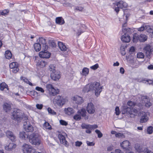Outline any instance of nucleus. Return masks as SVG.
<instances>
[{"instance_id":"29","label":"nucleus","mask_w":153,"mask_h":153,"mask_svg":"<svg viewBox=\"0 0 153 153\" xmlns=\"http://www.w3.org/2000/svg\"><path fill=\"white\" fill-rule=\"evenodd\" d=\"M147 31L150 34L152 37H153V27L146 25Z\"/></svg>"},{"instance_id":"10","label":"nucleus","mask_w":153,"mask_h":153,"mask_svg":"<svg viewBox=\"0 0 153 153\" xmlns=\"http://www.w3.org/2000/svg\"><path fill=\"white\" fill-rule=\"evenodd\" d=\"M141 118L140 120V122L141 123H145L149 119V117L147 116V114L144 111L141 112L140 113Z\"/></svg>"},{"instance_id":"43","label":"nucleus","mask_w":153,"mask_h":153,"mask_svg":"<svg viewBox=\"0 0 153 153\" xmlns=\"http://www.w3.org/2000/svg\"><path fill=\"white\" fill-rule=\"evenodd\" d=\"M147 133L149 134L152 133L153 131V127L152 126L149 127L147 128Z\"/></svg>"},{"instance_id":"8","label":"nucleus","mask_w":153,"mask_h":153,"mask_svg":"<svg viewBox=\"0 0 153 153\" xmlns=\"http://www.w3.org/2000/svg\"><path fill=\"white\" fill-rule=\"evenodd\" d=\"M88 112L90 114H94L95 111V108L93 103L91 102L88 103L86 107Z\"/></svg>"},{"instance_id":"25","label":"nucleus","mask_w":153,"mask_h":153,"mask_svg":"<svg viewBox=\"0 0 153 153\" xmlns=\"http://www.w3.org/2000/svg\"><path fill=\"white\" fill-rule=\"evenodd\" d=\"M73 100L75 101L76 103L78 104H80L83 102L82 98L78 96H76L73 97Z\"/></svg>"},{"instance_id":"48","label":"nucleus","mask_w":153,"mask_h":153,"mask_svg":"<svg viewBox=\"0 0 153 153\" xmlns=\"http://www.w3.org/2000/svg\"><path fill=\"white\" fill-rule=\"evenodd\" d=\"M39 42L42 45L45 44L46 43L45 39L43 37L39 38Z\"/></svg>"},{"instance_id":"32","label":"nucleus","mask_w":153,"mask_h":153,"mask_svg":"<svg viewBox=\"0 0 153 153\" xmlns=\"http://www.w3.org/2000/svg\"><path fill=\"white\" fill-rule=\"evenodd\" d=\"M12 56V54L9 50H7L6 51L5 54V56L6 59H10Z\"/></svg>"},{"instance_id":"6","label":"nucleus","mask_w":153,"mask_h":153,"mask_svg":"<svg viewBox=\"0 0 153 153\" xmlns=\"http://www.w3.org/2000/svg\"><path fill=\"white\" fill-rule=\"evenodd\" d=\"M114 10L118 13L119 11V8L122 9L123 8H126L127 6L126 3L122 1H120L117 2L114 4Z\"/></svg>"},{"instance_id":"22","label":"nucleus","mask_w":153,"mask_h":153,"mask_svg":"<svg viewBox=\"0 0 153 153\" xmlns=\"http://www.w3.org/2000/svg\"><path fill=\"white\" fill-rule=\"evenodd\" d=\"M3 108L6 112L10 111L11 109V104L5 103L3 105Z\"/></svg>"},{"instance_id":"63","label":"nucleus","mask_w":153,"mask_h":153,"mask_svg":"<svg viewBox=\"0 0 153 153\" xmlns=\"http://www.w3.org/2000/svg\"><path fill=\"white\" fill-rule=\"evenodd\" d=\"M146 29V27L144 26H142L138 28V30L139 31H143L144 29Z\"/></svg>"},{"instance_id":"37","label":"nucleus","mask_w":153,"mask_h":153,"mask_svg":"<svg viewBox=\"0 0 153 153\" xmlns=\"http://www.w3.org/2000/svg\"><path fill=\"white\" fill-rule=\"evenodd\" d=\"M47 64V62L46 61H43L42 60L37 63L38 65L41 68L45 67Z\"/></svg>"},{"instance_id":"58","label":"nucleus","mask_w":153,"mask_h":153,"mask_svg":"<svg viewBox=\"0 0 153 153\" xmlns=\"http://www.w3.org/2000/svg\"><path fill=\"white\" fill-rule=\"evenodd\" d=\"M82 143V142L79 141H77L75 142V145L76 147H80Z\"/></svg>"},{"instance_id":"19","label":"nucleus","mask_w":153,"mask_h":153,"mask_svg":"<svg viewBox=\"0 0 153 153\" xmlns=\"http://www.w3.org/2000/svg\"><path fill=\"white\" fill-rule=\"evenodd\" d=\"M130 145L129 142L128 140H125L120 143L121 147L124 149L127 150L129 148V146Z\"/></svg>"},{"instance_id":"23","label":"nucleus","mask_w":153,"mask_h":153,"mask_svg":"<svg viewBox=\"0 0 153 153\" xmlns=\"http://www.w3.org/2000/svg\"><path fill=\"white\" fill-rule=\"evenodd\" d=\"M24 128L27 132H32L33 131V128L30 124L26 126L25 123L24 124Z\"/></svg>"},{"instance_id":"51","label":"nucleus","mask_w":153,"mask_h":153,"mask_svg":"<svg viewBox=\"0 0 153 153\" xmlns=\"http://www.w3.org/2000/svg\"><path fill=\"white\" fill-rule=\"evenodd\" d=\"M137 57L138 58H143L144 57V55L142 52H139L137 54Z\"/></svg>"},{"instance_id":"39","label":"nucleus","mask_w":153,"mask_h":153,"mask_svg":"<svg viewBox=\"0 0 153 153\" xmlns=\"http://www.w3.org/2000/svg\"><path fill=\"white\" fill-rule=\"evenodd\" d=\"M47 111L49 114L51 115H55L56 114V113L54 111L52 110L51 108L48 107L47 109Z\"/></svg>"},{"instance_id":"18","label":"nucleus","mask_w":153,"mask_h":153,"mask_svg":"<svg viewBox=\"0 0 153 153\" xmlns=\"http://www.w3.org/2000/svg\"><path fill=\"white\" fill-rule=\"evenodd\" d=\"M122 41L124 42H128L130 41V37L128 34L124 32V34L121 37Z\"/></svg>"},{"instance_id":"5","label":"nucleus","mask_w":153,"mask_h":153,"mask_svg":"<svg viewBox=\"0 0 153 153\" xmlns=\"http://www.w3.org/2000/svg\"><path fill=\"white\" fill-rule=\"evenodd\" d=\"M65 102V99L60 96H56L53 100V103L59 106H62Z\"/></svg>"},{"instance_id":"61","label":"nucleus","mask_w":153,"mask_h":153,"mask_svg":"<svg viewBox=\"0 0 153 153\" xmlns=\"http://www.w3.org/2000/svg\"><path fill=\"white\" fill-rule=\"evenodd\" d=\"M43 105L42 104H36V108L38 109H39V110H40V109H41L42 107H43Z\"/></svg>"},{"instance_id":"36","label":"nucleus","mask_w":153,"mask_h":153,"mask_svg":"<svg viewBox=\"0 0 153 153\" xmlns=\"http://www.w3.org/2000/svg\"><path fill=\"white\" fill-rule=\"evenodd\" d=\"M5 88H6L7 90H8L7 85L4 82L1 83L0 84V89L1 90H3Z\"/></svg>"},{"instance_id":"14","label":"nucleus","mask_w":153,"mask_h":153,"mask_svg":"<svg viewBox=\"0 0 153 153\" xmlns=\"http://www.w3.org/2000/svg\"><path fill=\"white\" fill-rule=\"evenodd\" d=\"M58 45L59 49L62 51L65 52V55H66L68 54L67 51V48L65 45L62 42H58Z\"/></svg>"},{"instance_id":"40","label":"nucleus","mask_w":153,"mask_h":153,"mask_svg":"<svg viewBox=\"0 0 153 153\" xmlns=\"http://www.w3.org/2000/svg\"><path fill=\"white\" fill-rule=\"evenodd\" d=\"M89 73V69L86 68H84L82 70V75L86 76Z\"/></svg>"},{"instance_id":"54","label":"nucleus","mask_w":153,"mask_h":153,"mask_svg":"<svg viewBox=\"0 0 153 153\" xmlns=\"http://www.w3.org/2000/svg\"><path fill=\"white\" fill-rule=\"evenodd\" d=\"M115 113L117 115H119L120 114L119 108L118 106H116L115 108Z\"/></svg>"},{"instance_id":"55","label":"nucleus","mask_w":153,"mask_h":153,"mask_svg":"<svg viewBox=\"0 0 153 153\" xmlns=\"http://www.w3.org/2000/svg\"><path fill=\"white\" fill-rule=\"evenodd\" d=\"M128 105L131 107L134 106L135 105V103L131 101H129L128 102H127Z\"/></svg>"},{"instance_id":"11","label":"nucleus","mask_w":153,"mask_h":153,"mask_svg":"<svg viewBox=\"0 0 153 153\" xmlns=\"http://www.w3.org/2000/svg\"><path fill=\"white\" fill-rule=\"evenodd\" d=\"M65 134H64V135L61 134H59L58 135V137L61 144L67 146H68V142L65 139Z\"/></svg>"},{"instance_id":"21","label":"nucleus","mask_w":153,"mask_h":153,"mask_svg":"<svg viewBox=\"0 0 153 153\" xmlns=\"http://www.w3.org/2000/svg\"><path fill=\"white\" fill-rule=\"evenodd\" d=\"M144 50L146 51L147 55L150 56L152 52V48L149 45H147L144 48Z\"/></svg>"},{"instance_id":"45","label":"nucleus","mask_w":153,"mask_h":153,"mask_svg":"<svg viewBox=\"0 0 153 153\" xmlns=\"http://www.w3.org/2000/svg\"><path fill=\"white\" fill-rule=\"evenodd\" d=\"M95 132L97 134L98 138H100L102 137L103 134L99 130L96 129L95 131Z\"/></svg>"},{"instance_id":"56","label":"nucleus","mask_w":153,"mask_h":153,"mask_svg":"<svg viewBox=\"0 0 153 153\" xmlns=\"http://www.w3.org/2000/svg\"><path fill=\"white\" fill-rule=\"evenodd\" d=\"M46 88L49 91L50 90H51L52 88H54L52 84H48L46 85Z\"/></svg>"},{"instance_id":"15","label":"nucleus","mask_w":153,"mask_h":153,"mask_svg":"<svg viewBox=\"0 0 153 153\" xmlns=\"http://www.w3.org/2000/svg\"><path fill=\"white\" fill-rule=\"evenodd\" d=\"M6 136L9 138L12 142L14 141L16 139V137L13 133L10 131H7L6 132Z\"/></svg>"},{"instance_id":"49","label":"nucleus","mask_w":153,"mask_h":153,"mask_svg":"<svg viewBox=\"0 0 153 153\" xmlns=\"http://www.w3.org/2000/svg\"><path fill=\"white\" fill-rule=\"evenodd\" d=\"M59 123L62 126H66L68 124V123L67 122L62 120H59Z\"/></svg>"},{"instance_id":"9","label":"nucleus","mask_w":153,"mask_h":153,"mask_svg":"<svg viewBox=\"0 0 153 153\" xmlns=\"http://www.w3.org/2000/svg\"><path fill=\"white\" fill-rule=\"evenodd\" d=\"M78 114L82 117L85 120H88L89 117V115L86 114V112L85 108H82L78 111Z\"/></svg>"},{"instance_id":"2","label":"nucleus","mask_w":153,"mask_h":153,"mask_svg":"<svg viewBox=\"0 0 153 153\" xmlns=\"http://www.w3.org/2000/svg\"><path fill=\"white\" fill-rule=\"evenodd\" d=\"M139 111L138 109L134 108H131L129 107H125L122 111L123 114H127L131 117H133L137 115Z\"/></svg>"},{"instance_id":"42","label":"nucleus","mask_w":153,"mask_h":153,"mask_svg":"<svg viewBox=\"0 0 153 153\" xmlns=\"http://www.w3.org/2000/svg\"><path fill=\"white\" fill-rule=\"evenodd\" d=\"M82 91L84 92H88L91 91L90 86L88 85L85 86L83 89Z\"/></svg>"},{"instance_id":"12","label":"nucleus","mask_w":153,"mask_h":153,"mask_svg":"<svg viewBox=\"0 0 153 153\" xmlns=\"http://www.w3.org/2000/svg\"><path fill=\"white\" fill-rule=\"evenodd\" d=\"M51 77L54 81L58 80L60 78V74L59 72L56 71L54 73H51Z\"/></svg>"},{"instance_id":"17","label":"nucleus","mask_w":153,"mask_h":153,"mask_svg":"<svg viewBox=\"0 0 153 153\" xmlns=\"http://www.w3.org/2000/svg\"><path fill=\"white\" fill-rule=\"evenodd\" d=\"M39 55L41 58H48L50 56L51 53L47 51H42L39 53Z\"/></svg>"},{"instance_id":"26","label":"nucleus","mask_w":153,"mask_h":153,"mask_svg":"<svg viewBox=\"0 0 153 153\" xmlns=\"http://www.w3.org/2000/svg\"><path fill=\"white\" fill-rule=\"evenodd\" d=\"M59 90L58 89H55L53 88L49 91V94L50 95L54 96L59 94Z\"/></svg>"},{"instance_id":"62","label":"nucleus","mask_w":153,"mask_h":153,"mask_svg":"<svg viewBox=\"0 0 153 153\" xmlns=\"http://www.w3.org/2000/svg\"><path fill=\"white\" fill-rule=\"evenodd\" d=\"M86 143L88 146H92L94 145L95 143L93 142H90L89 141H87Z\"/></svg>"},{"instance_id":"53","label":"nucleus","mask_w":153,"mask_h":153,"mask_svg":"<svg viewBox=\"0 0 153 153\" xmlns=\"http://www.w3.org/2000/svg\"><path fill=\"white\" fill-rule=\"evenodd\" d=\"M35 89L38 91H40L42 93H44V90L42 87L37 86L35 88Z\"/></svg>"},{"instance_id":"27","label":"nucleus","mask_w":153,"mask_h":153,"mask_svg":"<svg viewBox=\"0 0 153 153\" xmlns=\"http://www.w3.org/2000/svg\"><path fill=\"white\" fill-rule=\"evenodd\" d=\"M65 113L68 115H70L74 112V110L73 108L68 107L65 109Z\"/></svg>"},{"instance_id":"24","label":"nucleus","mask_w":153,"mask_h":153,"mask_svg":"<svg viewBox=\"0 0 153 153\" xmlns=\"http://www.w3.org/2000/svg\"><path fill=\"white\" fill-rule=\"evenodd\" d=\"M56 23L59 25H63L65 23L64 19L62 17H58L56 18Z\"/></svg>"},{"instance_id":"35","label":"nucleus","mask_w":153,"mask_h":153,"mask_svg":"<svg viewBox=\"0 0 153 153\" xmlns=\"http://www.w3.org/2000/svg\"><path fill=\"white\" fill-rule=\"evenodd\" d=\"M56 66L53 64H51L49 66V70L51 73H54L56 71Z\"/></svg>"},{"instance_id":"47","label":"nucleus","mask_w":153,"mask_h":153,"mask_svg":"<svg viewBox=\"0 0 153 153\" xmlns=\"http://www.w3.org/2000/svg\"><path fill=\"white\" fill-rule=\"evenodd\" d=\"M73 118L74 119L76 120H79L81 119V116L79 114L75 115Z\"/></svg>"},{"instance_id":"13","label":"nucleus","mask_w":153,"mask_h":153,"mask_svg":"<svg viewBox=\"0 0 153 153\" xmlns=\"http://www.w3.org/2000/svg\"><path fill=\"white\" fill-rule=\"evenodd\" d=\"M16 144L13 143H7L4 146L5 150L7 151H10L13 149H14L16 147Z\"/></svg>"},{"instance_id":"46","label":"nucleus","mask_w":153,"mask_h":153,"mask_svg":"<svg viewBox=\"0 0 153 153\" xmlns=\"http://www.w3.org/2000/svg\"><path fill=\"white\" fill-rule=\"evenodd\" d=\"M142 81L144 83H146V82H147L150 85L151 84L153 83V81L152 80L149 79L146 80L145 79H143Z\"/></svg>"},{"instance_id":"30","label":"nucleus","mask_w":153,"mask_h":153,"mask_svg":"<svg viewBox=\"0 0 153 153\" xmlns=\"http://www.w3.org/2000/svg\"><path fill=\"white\" fill-rule=\"evenodd\" d=\"M34 50L36 52L39 51L41 48V44L39 43H35L34 45Z\"/></svg>"},{"instance_id":"64","label":"nucleus","mask_w":153,"mask_h":153,"mask_svg":"<svg viewBox=\"0 0 153 153\" xmlns=\"http://www.w3.org/2000/svg\"><path fill=\"white\" fill-rule=\"evenodd\" d=\"M144 153H153V152L148 149H146L144 150Z\"/></svg>"},{"instance_id":"3","label":"nucleus","mask_w":153,"mask_h":153,"mask_svg":"<svg viewBox=\"0 0 153 153\" xmlns=\"http://www.w3.org/2000/svg\"><path fill=\"white\" fill-rule=\"evenodd\" d=\"M29 140L31 143L35 145H39L41 143L40 136L34 133L30 135Z\"/></svg>"},{"instance_id":"34","label":"nucleus","mask_w":153,"mask_h":153,"mask_svg":"<svg viewBox=\"0 0 153 153\" xmlns=\"http://www.w3.org/2000/svg\"><path fill=\"white\" fill-rule=\"evenodd\" d=\"M139 38L141 42H145L147 39V36L144 34H141L139 35Z\"/></svg>"},{"instance_id":"16","label":"nucleus","mask_w":153,"mask_h":153,"mask_svg":"<svg viewBox=\"0 0 153 153\" xmlns=\"http://www.w3.org/2000/svg\"><path fill=\"white\" fill-rule=\"evenodd\" d=\"M81 126L82 128L83 129L84 128H89L91 129H94L98 127V126L96 124L90 125L85 123H82Z\"/></svg>"},{"instance_id":"60","label":"nucleus","mask_w":153,"mask_h":153,"mask_svg":"<svg viewBox=\"0 0 153 153\" xmlns=\"http://www.w3.org/2000/svg\"><path fill=\"white\" fill-rule=\"evenodd\" d=\"M48 46L46 45V43L45 44L42 45V48L44 50V51H47L48 48Z\"/></svg>"},{"instance_id":"4","label":"nucleus","mask_w":153,"mask_h":153,"mask_svg":"<svg viewBox=\"0 0 153 153\" xmlns=\"http://www.w3.org/2000/svg\"><path fill=\"white\" fill-rule=\"evenodd\" d=\"M12 114L13 119L17 121L22 119L23 117V113L20 110L18 109H14Z\"/></svg>"},{"instance_id":"20","label":"nucleus","mask_w":153,"mask_h":153,"mask_svg":"<svg viewBox=\"0 0 153 153\" xmlns=\"http://www.w3.org/2000/svg\"><path fill=\"white\" fill-rule=\"evenodd\" d=\"M19 137L20 138L23 140H26L27 139H29V135L27 132H25L22 131L19 134Z\"/></svg>"},{"instance_id":"41","label":"nucleus","mask_w":153,"mask_h":153,"mask_svg":"<svg viewBox=\"0 0 153 153\" xmlns=\"http://www.w3.org/2000/svg\"><path fill=\"white\" fill-rule=\"evenodd\" d=\"M9 11V10L7 9H4L2 11H0V15L2 16L7 15Z\"/></svg>"},{"instance_id":"50","label":"nucleus","mask_w":153,"mask_h":153,"mask_svg":"<svg viewBox=\"0 0 153 153\" xmlns=\"http://www.w3.org/2000/svg\"><path fill=\"white\" fill-rule=\"evenodd\" d=\"M127 23L125 22L124 23L122 26V31L123 32L127 31V29H126Z\"/></svg>"},{"instance_id":"57","label":"nucleus","mask_w":153,"mask_h":153,"mask_svg":"<svg viewBox=\"0 0 153 153\" xmlns=\"http://www.w3.org/2000/svg\"><path fill=\"white\" fill-rule=\"evenodd\" d=\"M99 67V65L97 63H96L95 65H93L90 67L93 70H95L97 69Z\"/></svg>"},{"instance_id":"38","label":"nucleus","mask_w":153,"mask_h":153,"mask_svg":"<svg viewBox=\"0 0 153 153\" xmlns=\"http://www.w3.org/2000/svg\"><path fill=\"white\" fill-rule=\"evenodd\" d=\"M19 64L18 63L16 62H13L9 64L10 68L11 69L15 67H18Z\"/></svg>"},{"instance_id":"28","label":"nucleus","mask_w":153,"mask_h":153,"mask_svg":"<svg viewBox=\"0 0 153 153\" xmlns=\"http://www.w3.org/2000/svg\"><path fill=\"white\" fill-rule=\"evenodd\" d=\"M143 99H145L146 102H145V105L146 107H149L151 106L152 105L151 103L149 101V100L148 99V97L146 96H143Z\"/></svg>"},{"instance_id":"44","label":"nucleus","mask_w":153,"mask_h":153,"mask_svg":"<svg viewBox=\"0 0 153 153\" xmlns=\"http://www.w3.org/2000/svg\"><path fill=\"white\" fill-rule=\"evenodd\" d=\"M23 78L24 79H23V80L25 82L29 84L30 86H32L33 85V84L27 78L25 77H24Z\"/></svg>"},{"instance_id":"31","label":"nucleus","mask_w":153,"mask_h":153,"mask_svg":"<svg viewBox=\"0 0 153 153\" xmlns=\"http://www.w3.org/2000/svg\"><path fill=\"white\" fill-rule=\"evenodd\" d=\"M138 41H140L139 35L137 33H134L133 34V41L134 42H137Z\"/></svg>"},{"instance_id":"59","label":"nucleus","mask_w":153,"mask_h":153,"mask_svg":"<svg viewBox=\"0 0 153 153\" xmlns=\"http://www.w3.org/2000/svg\"><path fill=\"white\" fill-rule=\"evenodd\" d=\"M83 9V8L81 6H77L75 8V10L79 11H82Z\"/></svg>"},{"instance_id":"7","label":"nucleus","mask_w":153,"mask_h":153,"mask_svg":"<svg viewBox=\"0 0 153 153\" xmlns=\"http://www.w3.org/2000/svg\"><path fill=\"white\" fill-rule=\"evenodd\" d=\"M24 153H33L34 151L32 146L27 144H24L22 146Z\"/></svg>"},{"instance_id":"33","label":"nucleus","mask_w":153,"mask_h":153,"mask_svg":"<svg viewBox=\"0 0 153 153\" xmlns=\"http://www.w3.org/2000/svg\"><path fill=\"white\" fill-rule=\"evenodd\" d=\"M43 126L44 128L46 129L51 130L52 129V127L49 123L46 121H45L43 124Z\"/></svg>"},{"instance_id":"1","label":"nucleus","mask_w":153,"mask_h":153,"mask_svg":"<svg viewBox=\"0 0 153 153\" xmlns=\"http://www.w3.org/2000/svg\"><path fill=\"white\" fill-rule=\"evenodd\" d=\"M89 86L91 91H94L96 96L98 97L102 89V87L100 86V83L97 82H94L91 83Z\"/></svg>"},{"instance_id":"52","label":"nucleus","mask_w":153,"mask_h":153,"mask_svg":"<svg viewBox=\"0 0 153 153\" xmlns=\"http://www.w3.org/2000/svg\"><path fill=\"white\" fill-rule=\"evenodd\" d=\"M19 70V66L14 67V68L12 69L11 71L13 73H16Z\"/></svg>"}]
</instances>
